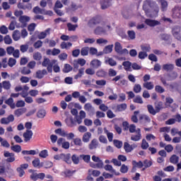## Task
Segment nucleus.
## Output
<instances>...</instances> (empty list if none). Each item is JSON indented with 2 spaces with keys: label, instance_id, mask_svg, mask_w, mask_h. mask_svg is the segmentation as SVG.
<instances>
[{
  "label": "nucleus",
  "instance_id": "0eeeda50",
  "mask_svg": "<svg viewBox=\"0 0 181 181\" xmlns=\"http://www.w3.org/2000/svg\"><path fill=\"white\" fill-rule=\"evenodd\" d=\"M112 110H113L115 112H121L122 111H125L127 110V104L122 103L120 105H117V107H115V105L112 106Z\"/></svg>",
  "mask_w": 181,
  "mask_h": 181
},
{
  "label": "nucleus",
  "instance_id": "bb28decb",
  "mask_svg": "<svg viewBox=\"0 0 181 181\" xmlns=\"http://www.w3.org/2000/svg\"><path fill=\"white\" fill-rule=\"evenodd\" d=\"M83 108L88 112H94V111H95V109H94L91 103H86Z\"/></svg>",
  "mask_w": 181,
  "mask_h": 181
},
{
  "label": "nucleus",
  "instance_id": "680f3d73",
  "mask_svg": "<svg viewBox=\"0 0 181 181\" xmlns=\"http://www.w3.org/2000/svg\"><path fill=\"white\" fill-rule=\"evenodd\" d=\"M133 90H134V93L138 94V93H141V91L142 90V87L139 84H135Z\"/></svg>",
  "mask_w": 181,
  "mask_h": 181
},
{
  "label": "nucleus",
  "instance_id": "b1692460",
  "mask_svg": "<svg viewBox=\"0 0 181 181\" xmlns=\"http://www.w3.org/2000/svg\"><path fill=\"white\" fill-rule=\"evenodd\" d=\"M100 4L102 9H107L111 5V0H102Z\"/></svg>",
  "mask_w": 181,
  "mask_h": 181
},
{
  "label": "nucleus",
  "instance_id": "2eb2a0df",
  "mask_svg": "<svg viewBox=\"0 0 181 181\" xmlns=\"http://www.w3.org/2000/svg\"><path fill=\"white\" fill-rule=\"evenodd\" d=\"M52 29L50 28H47L46 29L45 31L41 32L39 35H38V39H45L46 37V36L50 35V32H51Z\"/></svg>",
  "mask_w": 181,
  "mask_h": 181
},
{
  "label": "nucleus",
  "instance_id": "c9c22d12",
  "mask_svg": "<svg viewBox=\"0 0 181 181\" xmlns=\"http://www.w3.org/2000/svg\"><path fill=\"white\" fill-rule=\"evenodd\" d=\"M113 47H114V45H110L106 46L103 49V53H105V54H108L111 53L112 52Z\"/></svg>",
  "mask_w": 181,
  "mask_h": 181
},
{
  "label": "nucleus",
  "instance_id": "774afa93",
  "mask_svg": "<svg viewBox=\"0 0 181 181\" xmlns=\"http://www.w3.org/2000/svg\"><path fill=\"white\" fill-rule=\"evenodd\" d=\"M62 160H64V162L66 163H71V160H70V154H64Z\"/></svg>",
  "mask_w": 181,
  "mask_h": 181
},
{
  "label": "nucleus",
  "instance_id": "cd10ccee",
  "mask_svg": "<svg viewBox=\"0 0 181 181\" xmlns=\"http://www.w3.org/2000/svg\"><path fill=\"white\" fill-rule=\"evenodd\" d=\"M65 122L68 127H70L72 128V127H74L76 125V122H74V119L73 117L66 118L65 119Z\"/></svg>",
  "mask_w": 181,
  "mask_h": 181
},
{
  "label": "nucleus",
  "instance_id": "39448f33",
  "mask_svg": "<svg viewBox=\"0 0 181 181\" xmlns=\"http://www.w3.org/2000/svg\"><path fill=\"white\" fill-rule=\"evenodd\" d=\"M103 22H105V21H102L101 18L94 17L88 21V25L89 26V28H94L95 25H101V23Z\"/></svg>",
  "mask_w": 181,
  "mask_h": 181
},
{
  "label": "nucleus",
  "instance_id": "f3484780",
  "mask_svg": "<svg viewBox=\"0 0 181 181\" xmlns=\"http://www.w3.org/2000/svg\"><path fill=\"white\" fill-rule=\"evenodd\" d=\"M26 111H28V109H26V107L19 108L14 111V115H16V117H21V115H23V114H25Z\"/></svg>",
  "mask_w": 181,
  "mask_h": 181
},
{
  "label": "nucleus",
  "instance_id": "f8f14e48",
  "mask_svg": "<svg viewBox=\"0 0 181 181\" xmlns=\"http://www.w3.org/2000/svg\"><path fill=\"white\" fill-rule=\"evenodd\" d=\"M32 136H33V132H32V130H26V132L23 133L25 142H29V140L32 139Z\"/></svg>",
  "mask_w": 181,
  "mask_h": 181
},
{
  "label": "nucleus",
  "instance_id": "f704fd0d",
  "mask_svg": "<svg viewBox=\"0 0 181 181\" xmlns=\"http://www.w3.org/2000/svg\"><path fill=\"white\" fill-rule=\"evenodd\" d=\"M66 26H67L68 30H69V32H74L76 30V29H77V28H78V25L77 24L73 25V24H71V23H68Z\"/></svg>",
  "mask_w": 181,
  "mask_h": 181
},
{
  "label": "nucleus",
  "instance_id": "4d7b16f0",
  "mask_svg": "<svg viewBox=\"0 0 181 181\" xmlns=\"http://www.w3.org/2000/svg\"><path fill=\"white\" fill-rule=\"evenodd\" d=\"M104 169L105 170H107L108 172H110V173H115V170L112 168V165H106L104 167Z\"/></svg>",
  "mask_w": 181,
  "mask_h": 181
},
{
  "label": "nucleus",
  "instance_id": "423d86ee",
  "mask_svg": "<svg viewBox=\"0 0 181 181\" xmlns=\"http://www.w3.org/2000/svg\"><path fill=\"white\" fill-rule=\"evenodd\" d=\"M172 33L177 40L181 41V28L180 27H174L172 30Z\"/></svg>",
  "mask_w": 181,
  "mask_h": 181
},
{
  "label": "nucleus",
  "instance_id": "052dcab7",
  "mask_svg": "<svg viewBox=\"0 0 181 181\" xmlns=\"http://www.w3.org/2000/svg\"><path fill=\"white\" fill-rule=\"evenodd\" d=\"M23 155H36L37 153L35 150L23 151Z\"/></svg>",
  "mask_w": 181,
  "mask_h": 181
},
{
  "label": "nucleus",
  "instance_id": "6e6552de",
  "mask_svg": "<svg viewBox=\"0 0 181 181\" xmlns=\"http://www.w3.org/2000/svg\"><path fill=\"white\" fill-rule=\"evenodd\" d=\"M57 144L60 146L62 145V148L64 149H69L70 148V142L66 141V140L63 138H59L57 140Z\"/></svg>",
  "mask_w": 181,
  "mask_h": 181
},
{
  "label": "nucleus",
  "instance_id": "69168bd1",
  "mask_svg": "<svg viewBox=\"0 0 181 181\" xmlns=\"http://www.w3.org/2000/svg\"><path fill=\"white\" fill-rule=\"evenodd\" d=\"M170 161L171 162V163L176 165V163H177V162H179V157L174 155L170 158Z\"/></svg>",
  "mask_w": 181,
  "mask_h": 181
},
{
  "label": "nucleus",
  "instance_id": "6ab92c4d",
  "mask_svg": "<svg viewBox=\"0 0 181 181\" xmlns=\"http://www.w3.org/2000/svg\"><path fill=\"white\" fill-rule=\"evenodd\" d=\"M139 119L141 122H144V124H149L151 122V117L147 115H141Z\"/></svg>",
  "mask_w": 181,
  "mask_h": 181
},
{
  "label": "nucleus",
  "instance_id": "6e6d98bb",
  "mask_svg": "<svg viewBox=\"0 0 181 181\" xmlns=\"http://www.w3.org/2000/svg\"><path fill=\"white\" fill-rule=\"evenodd\" d=\"M96 76H98V77H105V76H107V72L103 69H100L96 72Z\"/></svg>",
  "mask_w": 181,
  "mask_h": 181
},
{
  "label": "nucleus",
  "instance_id": "0e129e2a",
  "mask_svg": "<svg viewBox=\"0 0 181 181\" xmlns=\"http://www.w3.org/2000/svg\"><path fill=\"white\" fill-rule=\"evenodd\" d=\"M96 43L98 45H107V43H108V40L104 38H99L96 40Z\"/></svg>",
  "mask_w": 181,
  "mask_h": 181
},
{
  "label": "nucleus",
  "instance_id": "e2e57ef3",
  "mask_svg": "<svg viewBox=\"0 0 181 181\" xmlns=\"http://www.w3.org/2000/svg\"><path fill=\"white\" fill-rule=\"evenodd\" d=\"M134 103L137 104H144V100H142V98L140 95H137L134 99Z\"/></svg>",
  "mask_w": 181,
  "mask_h": 181
},
{
  "label": "nucleus",
  "instance_id": "ddd939ff",
  "mask_svg": "<svg viewBox=\"0 0 181 181\" xmlns=\"http://www.w3.org/2000/svg\"><path fill=\"white\" fill-rule=\"evenodd\" d=\"M136 147V145L135 144L130 145L127 142H125L124 144V149L125 152H127V153L132 152V151H134V149H135Z\"/></svg>",
  "mask_w": 181,
  "mask_h": 181
},
{
  "label": "nucleus",
  "instance_id": "79ce46f5",
  "mask_svg": "<svg viewBox=\"0 0 181 181\" xmlns=\"http://www.w3.org/2000/svg\"><path fill=\"white\" fill-rule=\"evenodd\" d=\"M54 132L55 134H57V135H59L60 136L66 137V134L67 132H66L62 129H57L54 131Z\"/></svg>",
  "mask_w": 181,
  "mask_h": 181
},
{
  "label": "nucleus",
  "instance_id": "a18cd8bd",
  "mask_svg": "<svg viewBox=\"0 0 181 181\" xmlns=\"http://www.w3.org/2000/svg\"><path fill=\"white\" fill-rule=\"evenodd\" d=\"M48 156H49V152L47 151V150H42L39 153V157L42 158L43 159H46V158Z\"/></svg>",
  "mask_w": 181,
  "mask_h": 181
},
{
  "label": "nucleus",
  "instance_id": "c03bdc74",
  "mask_svg": "<svg viewBox=\"0 0 181 181\" xmlns=\"http://www.w3.org/2000/svg\"><path fill=\"white\" fill-rule=\"evenodd\" d=\"M34 13H40L41 15H44L45 13V9L40 8L39 6H36L33 8Z\"/></svg>",
  "mask_w": 181,
  "mask_h": 181
},
{
  "label": "nucleus",
  "instance_id": "9d476101",
  "mask_svg": "<svg viewBox=\"0 0 181 181\" xmlns=\"http://www.w3.org/2000/svg\"><path fill=\"white\" fill-rule=\"evenodd\" d=\"M15 121V117L13 115H10L8 117H3L1 119V123L4 125H8V124L11 122H13Z\"/></svg>",
  "mask_w": 181,
  "mask_h": 181
},
{
  "label": "nucleus",
  "instance_id": "9b49d317",
  "mask_svg": "<svg viewBox=\"0 0 181 181\" xmlns=\"http://www.w3.org/2000/svg\"><path fill=\"white\" fill-rule=\"evenodd\" d=\"M30 21V17L28 16H21L19 18V22L22 23L21 28H25L26 25H28V22Z\"/></svg>",
  "mask_w": 181,
  "mask_h": 181
},
{
  "label": "nucleus",
  "instance_id": "49530a36",
  "mask_svg": "<svg viewBox=\"0 0 181 181\" xmlns=\"http://www.w3.org/2000/svg\"><path fill=\"white\" fill-rule=\"evenodd\" d=\"M155 108L157 111V112H159L162 108H163V103L162 102H157L155 104Z\"/></svg>",
  "mask_w": 181,
  "mask_h": 181
},
{
  "label": "nucleus",
  "instance_id": "aec40b11",
  "mask_svg": "<svg viewBox=\"0 0 181 181\" xmlns=\"http://www.w3.org/2000/svg\"><path fill=\"white\" fill-rule=\"evenodd\" d=\"M122 66H124V69L126 70V71H132V69L131 68L132 67V64L130 62H124L122 63Z\"/></svg>",
  "mask_w": 181,
  "mask_h": 181
},
{
  "label": "nucleus",
  "instance_id": "f257e3e1",
  "mask_svg": "<svg viewBox=\"0 0 181 181\" xmlns=\"http://www.w3.org/2000/svg\"><path fill=\"white\" fill-rule=\"evenodd\" d=\"M143 9L148 18H156L159 13V7L155 1L146 0L143 5Z\"/></svg>",
  "mask_w": 181,
  "mask_h": 181
},
{
  "label": "nucleus",
  "instance_id": "7c9ffc66",
  "mask_svg": "<svg viewBox=\"0 0 181 181\" xmlns=\"http://www.w3.org/2000/svg\"><path fill=\"white\" fill-rule=\"evenodd\" d=\"M71 46H73V44H71V42H62L60 45L61 49H66V50H69V49H70Z\"/></svg>",
  "mask_w": 181,
  "mask_h": 181
},
{
  "label": "nucleus",
  "instance_id": "338daca9",
  "mask_svg": "<svg viewBox=\"0 0 181 181\" xmlns=\"http://www.w3.org/2000/svg\"><path fill=\"white\" fill-rule=\"evenodd\" d=\"M155 90L156 93H159L160 94H162L163 93H165V88L160 86H156Z\"/></svg>",
  "mask_w": 181,
  "mask_h": 181
},
{
  "label": "nucleus",
  "instance_id": "20e7f679",
  "mask_svg": "<svg viewBox=\"0 0 181 181\" xmlns=\"http://www.w3.org/2000/svg\"><path fill=\"white\" fill-rule=\"evenodd\" d=\"M115 50L116 52H117L119 54H122L124 56L129 54V52L126 48L122 49V46L121 45V43L116 42L115 43Z\"/></svg>",
  "mask_w": 181,
  "mask_h": 181
},
{
  "label": "nucleus",
  "instance_id": "473e14b6",
  "mask_svg": "<svg viewBox=\"0 0 181 181\" xmlns=\"http://www.w3.org/2000/svg\"><path fill=\"white\" fill-rule=\"evenodd\" d=\"M6 104H7V105H9V107L12 109L14 110V108H16V105L13 103V98H9L8 100H6Z\"/></svg>",
  "mask_w": 181,
  "mask_h": 181
},
{
  "label": "nucleus",
  "instance_id": "7ed1b4c3",
  "mask_svg": "<svg viewBox=\"0 0 181 181\" xmlns=\"http://www.w3.org/2000/svg\"><path fill=\"white\" fill-rule=\"evenodd\" d=\"M54 63H56V59L50 60L49 58H45L42 63V66L43 67H47L48 73H53V64H54Z\"/></svg>",
  "mask_w": 181,
  "mask_h": 181
},
{
  "label": "nucleus",
  "instance_id": "5fc2aeb1",
  "mask_svg": "<svg viewBox=\"0 0 181 181\" xmlns=\"http://www.w3.org/2000/svg\"><path fill=\"white\" fill-rule=\"evenodd\" d=\"M71 70H73V67H71V66L69 64H66L64 65L63 71L64 73H69V71H71Z\"/></svg>",
  "mask_w": 181,
  "mask_h": 181
},
{
  "label": "nucleus",
  "instance_id": "603ef678",
  "mask_svg": "<svg viewBox=\"0 0 181 181\" xmlns=\"http://www.w3.org/2000/svg\"><path fill=\"white\" fill-rule=\"evenodd\" d=\"M33 57L34 60L39 62V60H42V54L40 52H35L33 54Z\"/></svg>",
  "mask_w": 181,
  "mask_h": 181
},
{
  "label": "nucleus",
  "instance_id": "58836bf2",
  "mask_svg": "<svg viewBox=\"0 0 181 181\" xmlns=\"http://www.w3.org/2000/svg\"><path fill=\"white\" fill-rule=\"evenodd\" d=\"M127 35L129 40H134L136 37V33L134 30L127 31Z\"/></svg>",
  "mask_w": 181,
  "mask_h": 181
},
{
  "label": "nucleus",
  "instance_id": "4c0bfd02",
  "mask_svg": "<svg viewBox=\"0 0 181 181\" xmlns=\"http://www.w3.org/2000/svg\"><path fill=\"white\" fill-rule=\"evenodd\" d=\"M175 66L172 64H167L163 65V70H165V71H170V70H173Z\"/></svg>",
  "mask_w": 181,
  "mask_h": 181
},
{
  "label": "nucleus",
  "instance_id": "bf43d9fd",
  "mask_svg": "<svg viewBox=\"0 0 181 181\" xmlns=\"http://www.w3.org/2000/svg\"><path fill=\"white\" fill-rule=\"evenodd\" d=\"M4 40L6 45H12V38H11V36L6 35Z\"/></svg>",
  "mask_w": 181,
  "mask_h": 181
},
{
  "label": "nucleus",
  "instance_id": "a211bd4d",
  "mask_svg": "<svg viewBox=\"0 0 181 181\" xmlns=\"http://www.w3.org/2000/svg\"><path fill=\"white\" fill-rule=\"evenodd\" d=\"M90 65L91 66V67H93V69H98V67L101 66V61L98 60V59H93L90 62Z\"/></svg>",
  "mask_w": 181,
  "mask_h": 181
},
{
  "label": "nucleus",
  "instance_id": "e433bc0d",
  "mask_svg": "<svg viewBox=\"0 0 181 181\" xmlns=\"http://www.w3.org/2000/svg\"><path fill=\"white\" fill-rule=\"evenodd\" d=\"M98 146V141L94 139L91 141L90 144H89V148L90 149H95Z\"/></svg>",
  "mask_w": 181,
  "mask_h": 181
},
{
  "label": "nucleus",
  "instance_id": "3c124183",
  "mask_svg": "<svg viewBox=\"0 0 181 181\" xmlns=\"http://www.w3.org/2000/svg\"><path fill=\"white\" fill-rule=\"evenodd\" d=\"M11 151H13V152H17V153H18V152H21V151H22V148L21 147V146L19 145H15V146H12L11 147Z\"/></svg>",
  "mask_w": 181,
  "mask_h": 181
},
{
  "label": "nucleus",
  "instance_id": "ea45409f",
  "mask_svg": "<svg viewBox=\"0 0 181 181\" xmlns=\"http://www.w3.org/2000/svg\"><path fill=\"white\" fill-rule=\"evenodd\" d=\"M143 87L147 90H153V82H146L143 84Z\"/></svg>",
  "mask_w": 181,
  "mask_h": 181
},
{
  "label": "nucleus",
  "instance_id": "de8ad7c7",
  "mask_svg": "<svg viewBox=\"0 0 181 181\" xmlns=\"http://www.w3.org/2000/svg\"><path fill=\"white\" fill-rule=\"evenodd\" d=\"M37 117L38 118H45L46 117V110H40L37 113Z\"/></svg>",
  "mask_w": 181,
  "mask_h": 181
},
{
  "label": "nucleus",
  "instance_id": "13d9d810",
  "mask_svg": "<svg viewBox=\"0 0 181 181\" xmlns=\"http://www.w3.org/2000/svg\"><path fill=\"white\" fill-rule=\"evenodd\" d=\"M8 64L9 67H13V66H15L16 64V59H15L14 58H12V57L9 58Z\"/></svg>",
  "mask_w": 181,
  "mask_h": 181
},
{
  "label": "nucleus",
  "instance_id": "412c9836",
  "mask_svg": "<svg viewBox=\"0 0 181 181\" xmlns=\"http://www.w3.org/2000/svg\"><path fill=\"white\" fill-rule=\"evenodd\" d=\"M33 165L34 168H37V169H40V168L43 167V163H40L39 158H35L33 160Z\"/></svg>",
  "mask_w": 181,
  "mask_h": 181
},
{
  "label": "nucleus",
  "instance_id": "f03ea898",
  "mask_svg": "<svg viewBox=\"0 0 181 181\" xmlns=\"http://www.w3.org/2000/svg\"><path fill=\"white\" fill-rule=\"evenodd\" d=\"M108 30H111V25L108 24V22L104 21L101 23L100 26L95 29L94 32L95 35H107Z\"/></svg>",
  "mask_w": 181,
  "mask_h": 181
},
{
  "label": "nucleus",
  "instance_id": "4468645a",
  "mask_svg": "<svg viewBox=\"0 0 181 181\" xmlns=\"http://www.w3.org/2000/svg\"><path fill=\"white\" fill-rule=\"evenodd\" d=\"M46 74H47V71H46V69L38 70L36 71L35 77L36 78H40V79L43 78V77H45Z\"/></svg>",
  "mask_w": 181,
  "mask_h": 181
},
{
  "label": "nucleus",
  "instance_id": "09e8293b",
  "mask_svg": "<svg viewBox=\"0 0 181 181\" xmlns=\"http://www.w3.org/2000/svg\"><path fill=\"white\" fill-rule=\"evenodd\" d=\"M26 105V103L23 100H18L16 103V107L17 108H23Z\"/></svg>",
  "mask_w": 181,
  "mask_h": 181
},
{
  "label": "nucleus",
  "instance_id": "c756f323",
  "mask_svg": "<svg viewBox=\"0 0 181 181\" xmlns=\"http://www.w3.org/2000/svg\"><path fill=\"white\" fill-rule=\"evenodd\" d=\"M12 37H13V40H15V42H18V40H19V39H21V32H19V30H18L13 31Z\"/></svg>",
  "mask_w": 181,
  "mask_h": 181
},
{
  "label": "nucleus",
  "instance_id": "72a5a7b5",
  "mask_svg": "<svg viewBox=\"0 0 181 181\" xmlns=\"http://www.w3.org/2000/svg\"><path fill=\"white\" fill-rule=\"evenodd\" d=\"M91 139V134L90 132H86L83 134L82 140L83 142H90V139Z\"/></svg>",
  "mask_w": 181,
  "mask_h": 181
},
{
  "label": "nucleus",
  "instance_id": "393cba45",
  "mask_svg": "<svg viewBox=\"0 0 181 181\" xmlns=\"http://www.w3.org/2000/svg\"><path fill=\"white\" fill-rule=\"evenodd\" d=\"M105 63L106 64H109V66H111L112 67H114V66H117V61L110 57L106 58Z\"/></svg>",
  "mask_w": 181,
  "mask_h": 181
},
{
  "label": "nucleus",
  "instance_id": "4be33fe9",
  "mask_svg": "<svg viewBox=\"0 0 181 181\" xmlns=\"http://www.w3.org/2000/svg\"><path fill=\"white\" fill-rule=\"evenodd\" d=\"M136 133H137V134L132 135L131 136L132 141H140L141 136V129H137Z\"/></svg>",
  "mask_w": 181,
  "mask_h": 181
},
{
  "label": "nucleus",
  "instance_id": "864d4df0",
  "mask_svg": "<svg viewBox=\"0 0 181 181\" xmlns=\"http://www.w3.org/2000/svg\"><path fill=\"white\" fill-rule=\"evenodd\" d=\"M88 52H89L88 47H83L81 50V56H88Z\"/></svg>",
  "mask_w": 181,
  "mask_h": 181
},
{
  "label": "nucleus",
  "instance_id": "a19ab883",
  "mask_svg": "<svg viewBox=\"0 0 181 181\" xmlns=\"http://www.w3.org/2000/svg\"><path fill=\"white\" fill-rule=\"evenodd\" d=\"M52 69L54 73H60V66H59V62L55 59V63L52 65Z\"/></svg>",
  "mask_w": 181,
  "mask_h": 181
},
{
  "label": "nucleus",
  "instance_id": "8fccbe9b",
  "mask_svg": "<svg viewBox=\"0 0 181 181\" xmlns=\"http://www.w3.org/2000/svg\"><path fill=\"white\" fill-rule=\"evenodd\" d=\"M92 168H97L98 169H101L104 167V163H103V160H100L97 163L94 165H91Z\"/></svg>",
  "mask_w": 181,
  "mask_h": 181
},
{
  "label": "nucleus",
  "instance_id": "c85d7f7f",
  "mask_svg": "<svg viewBox=\"0 0 181 181\" xmlns=\"http://www.w3.org/2000/svg\"><path fill=\"white\" fill-rule=\"evenodd\" d=\"M104 132L105 134H106L109 142H112L114 134H112V132H109L108 130L107 129V127L104 128Z\"/></svg>",
  "mask_w": 181,
  "mask_h": 181
},
{
  "label": "nucleus",
  "instance_id": "5701e85b",
  "mask_svg": "<svg viewBox=\"0 0 181 181\" xmlns=\"http://www.w3.org/2000/svg\"><path fill=\"white\" fill-rule=\"evenodd\" d=\"M75 173L76 170H66L65 171L62 173V175L65 176V177H70L73 176Z\"/></svg>",
  "mask_w": 181,
  "mask_h": 181
},
{
  "label": "nucleus",
  "instance_id": "2f4dec72",
  "mask_svg": "<svg viewBox=\"0 0 181 181\" xmlns=\"http://www.w3.org/2000/svg\"><path fill=\"white\" fill-rule=\"evenodd\" d=\"M1 86L4 90H11V87H12V85L9 81H4L1 83Z\"/></svg>",
  "mask_w": 181,
  "mask_h": 181
},
{
  "label": "nucleus",
  "instance_id": "a878e982",
  "mask_svg": "<svg viewBox=\"0 0 181 181\" xmlns=\"http://www.w3.org/2000/svg\"><path fill=\"white\" fill-rule=\"evenodd\" d=\"M147 110L149 114H151V115H156V114H158L156 108H154L152 105H148Z\"/></svg>",
  "mask_w": 181,
  "mask_h": 181
},
{
  "label": "nucleus",
  "instance_id": "37998d69",
  "mask_svg": "<svg viewBox=\"0 0 181 181\" xmlns=\"http://www.w3.org/2000/svg\"><path fill=\"white\" fill-rule=\"evenodd\" d=\"M84 75V68H81L78 70V73L74 76L75 80H78V78H81Z\"/></svg>",
  "mask_w": 181,
  "mask_h": 181
},
{
  "label": "nucleus",
  "instance_id": "1a4fd4ad",
  "mask_svg": "<svg viewBox=\"0 0 181 181\" xmlns=\"http://www.w3.org/2000/svg\"><path fill=\"white\" fill-rule=\"evenodd\" d=\"M173 18L174 19L181 18V7L175 6L173 11Z\"/></svg>",
  "mask_w": 181,
  "mask_h": 181
},
{
  "label": "nucleus",
  "instance_id": "dca6fc26",
  "mask_svg": "<svg viewBox=\"0 0 181 181\" xmlns=\"http://www.w3.org/2000/svg\"><path fill=\"white\" fill-rule=\"evenodd\" d=\"M145 23L146 25H148V26L153 27V26H157V25H159L160 23L155 20L146 19Z\"/></svg>",
  "mask_w": 181,
  "mask_h": 181
}]
</instances>
